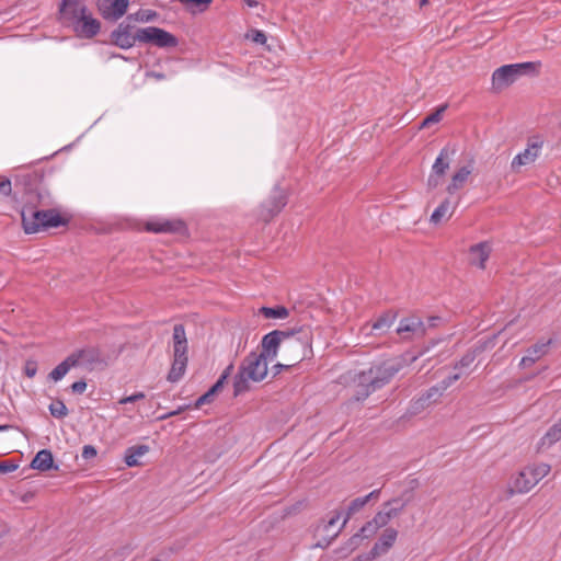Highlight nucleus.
<instances>
[{
	"instance_id": "e2e57ef3",
	"label": "nucleus",
	"mask_w": 561,
	"mask_h": 561,
	"mask_svg": "<svg viewBox=\"0 0 561 561\" xmlns=\"http://www.w3.org/2000/svg\"><path fill=\"white\" fill-rule=\"evenodd\" d=\"M377 557H373L371 554V549L366 552V553H362V554H358L357 557H355L352 561H373L374 559H376Z\"/></svg>"
},
{
	"instance_id": "5fc2aeb1",
	"label": "nucleus",
	"mask_w": 561,
	"mask_h": 561,
	"mask_svg": "<svg viewBox=\"0 0 561 561\" xmlns=\"http://www.w3.org/2000/svg\"><path fill=\"white\" fill-rule=\"evenodd\" d=\"M251 39L256 44H265L267 37L263 31L252 30Z\"/></svg>"
},
{
	"instance_id": "72a5a7b5",
	"label": "nucleus",
	"mask_w": 561,
	"mask_h": 561,
	"mask_svg": "<svg viewBox=\"0 0 561 561\" xmlns=\"http://www.w3.org/2000/svg\"><path fill=\"white\" fill-rule=\"evenodd\" d=\"M519 76L536 77L540 73L541 62L540 61H525L519 64H513Z\"/></svg>"
},
{
	"instance_id": "7c9ffc66",
	"label": "nucleus",
	"mask_w": 561,
	"mask_h": 561,
	"mask_svg": "<svg viewBox=\"0 0 561 561\" xmlns=\"http://www.w3.org/2000/svg\"><path fill=\"white\" fill-rule=\"evenodd\" d=\"M561 439V417L554 423L540 439L541 446L550 447Z\"/></svg>"
},
{
	"instance_id": "20e7f679",
	"label": "nucleus",
	"mask_w": 561,
	"mask_h": 561,
	"mask_svg": "<svg viewBox=\"0 0 561 561\" xmlns=\"http://www.w3.org/2000/svg\"><path fill=\"white\" fill-rule=\"evenodd\" d=\"M288 336L285 339L283 351L286 360L298 365L305 359L313 356L312 342L313 333L309 325H300L287 329Z\"/></svg>"
},
{
	"instance_id": "7ed1b4c3",
	"label": "nucleus",
	"mask_w": 561,
	"mask_h": 561,
	"mask_svg": "<svg viewBox=\"0 0 561 561\" xmlns=\"http://www.w3.org/2000/svg\"><path fill=\"white\" fill-rule=\"evenodd\" d=\"M267 362L254 351L241 360L232 381L234 398L251 390L250 381L261 382L265 379L268 373Z\"/></svg>"
},
{
	"instance_id": "1a4fd4ad",
	"label": "nucleus",
	"mask_w": 561,
	"mask_h": 561,
	"mask_svg": "<svg viewBox=\"0 0 561 561\" xmlns=\"http://www.w3.org/2000/svg\"><path fill=\"white\" fill-rule=\"evenodd\" d=\"M44 180V172L35 170L33 172H21L14 175L15 185H21L25 194L35 193L36 202L41 205H48L45 202V197H49V194H45L41 191L39 185Z\"/></svg>"
},
{
	"instance_id": "4d7b16f0",
	"label": "nucleus",
	"mask_w": 561,
	"mask_h": 561,
	"mask_svg": "<svg viewBox=\"0 0 561 561\" xmlns=\"http://www.w3.org/2000/svg\"><path fill=\"white\" fill-rule=\"evenodd\" d=\"M145 399V393L144 392H136L131 396H128V397H124L119 400V403L121 404H126V403H133V402H136L138 400H142Z\"/></svg>"
},
{
	"instance_id": "412c9836",
	"label": "nucleus",
	"mask_w": 561,
	"mask_h": 561,
	"mask_svg": "<svg viewBox=\"0 0 561 561\" xmlns=\"http://www.w3.org/2000/svg\"><path fill=\"white\" fill-rule=\"evenodd\" d=\"M397 537L398 531L394 528H386L371 548L373 557H378L388 552V550L394 545Z\"/></svg>"
},
{
	"instance_id": "f3484780",
	"label": "nucleus",
	"mask_w": 561,
	"mask_h": 561,
	"mask_svg": "<svg viewBox=\"0 0 561 561\" xmlns=\"http://www.w3.org/2000/svg\"><path fill=\"white\" fill-rule=\"evenodd\" d=\"M543 145V140L540 136H533L528 139L527 148L518 153L511 163L513 171H518L520 167L529 164L536 160L539 156V151Z\"/></svg>"
},
{
	"instance_id": "f8f14e48",
	"label": "nucleus",
	"mask_w": 561,
	"mask_h": 561,
	"mask_svg": "<svg viewBox=\"0 0 561 561\" xmlns=\"http://www.w3.org/2000/svg\"><path fill=\"white\" fill-rule=\"evenodd\" d=\"M288 336L286 330H273L261 340V354L266 360H273L278 353L279 347L284 346L285 339Z\"/></svg>"
},
{
	"instance_id": "de8ad7c7",
	"label": "nucleus",
	"mask_w": 561,
	"mask_h": 561,
	"mask_svg": "<svg viewBox=\"0 0 561 561\" xmlns=\"http://www.w3.org/2000/svg\"><path fill=\"white\" fill-rule=\"evenodd\" d=\"M19 468V465L13 460H4L0 461V473L5 474L9 472H13Z\"/></svg>"
},
{
	"instance_id": "5701e85b",
	"label": "nucleus",
	"mask_w": 561,
	"mask_h": 561,
	"mask_svg": "<svg viewBox=\"0 0 561 561\" xmlns=\"http://www.w3.org/2000/svg\"><path fill=\"white\" fill-rule=\"evenodd\" d=\"M491 343L492 340L477 342L473 347L469 348L463 356L455 363L454 369L461 370L463 368H468L474 362L477 356L484 352Z\"/></svg>"
},
{
	"instance_id": "3c124183",
	"label": "nucleus",
	"mask_w": 561,
	"mask_h": 561,
	"mask_svg": "<svg viewBox=\"0 0 561 561\" xmlns=\"http://www.w3.org/2000/svg\"><path fill=\"white\" fill-rule=\"evenodd\" d=\"M296 365H294V363H289V364L277 363V364L273 365L272 366L273 378L278 376L282 371L289 370L290 368H293Z\"/></svg>"
},
{
	"instance_id": "8fccbe9b",
	"label": "nucleus",
	"mask_w": 561,
	"mask_h": 561,
	"mask_svg": "<svg viewBox=\"0 0 561 561\" xmlns=\"http://www.w3.org/2000/svg\"><path fill=\"white\" fill-rule=\"evenodd\" d=\"M87 381L84 379H80L71 383L70 390L75 394H82L87 390Z\"/></svg>"
},
{
	"instance_id": "774afa93",
	"label": "nucleus",
	"mask_w": 561,
	"mask_h": 561,
	"mask_svg": "<svg viewBox=\"0 0 561 561\" xmlns=\"http://www.w3.org/2000/svg\"><path fill=\"white\" fill-rule=\"evenodd\" d=\"M133 548L130 546H124L118 550L119 556L124 557L130 553Z\"/></svg>"
},
{
	"instance_id": "f257e3e1",
	"label": "nucleus",
	"mask_w": 561,
	"mask_h": 561,
	"mask_svg": "<svg viewBox=\"0 0 561 561\" xmlns=\"http://www.w3.org/2000/svg\"><path fill=\"white\" fill-rule=\"evenodd\" d=\"M421 354L407 352L400 356L373 364L368 369L356 374L352 401L366 400L371 393L388 385L399 371L416 360Z\"/></svg>"
},
{
	"instance_id": "052dcab7",
	"label": "nucleus",
	"mask_w": 561,
	"mask_h": 561,
	"mask_svg": "<svg viewBox=\"0 0 561 561\" xmlns=\"http://www.w3.org/2000/svg\"><path fill=\"white\" fill-rule=\"evenodd\" d=\"M341 515H342L341 511H334L332 517L325 522L324 529L327 530L328 528L334 526L337 523V520L340 519Z\"/></svg>"
},
{
	"instance_id": "cd10ccee",
	"label": "nucleus",
	"mask_w": 561,
	"mask_h": 561,
	"mask_svg": "<svg viewBox=\"0 0 561 561\" xmlns=\"http://www.w3.org/2000/svg\"><path fill=\"white\" fill-rule=\"evenodd\" d=\"M148 445H134L125 450L124 461L127 467H137L141 463L138 461V457L144 456L149 451Z\"/></svg>"
},
{
	"instance_id": "393cba45",
	"label": "nucleus",
	"mask_w": 561,
	"mask_h": 561,
	"mask_svg": "<svg viewBox=\"0 0 561 561\" xmlns=\"http://www.w3.org/2000/svg\"><path fill=\"white\" fill-rule=\"evenodd\" d=\"M492 248L488 241H482L470 247L469 252L477 259L472 260V264H476L481 270L485 268V262L489 260Z\"/></svg>"
},
{
	"instance_id": "69168bd1",
	"label": "nucleus",
	"mask_w": 561,
	"mask_h": 561,
	"mask_svg": "<svg viewBox=\"0 0 561 561\" xmlns=\"http://www.w3.org/2000/svg\"><path fill=\"white\" fill-rule=\"evenodd\" d=\"M380 492L381 490L380 489H376V490H373L370 493H368L367 495L364 496V499L366 500V502L368 503L370 500H377L380 495Z\"/></svg>"
},
{
	"instance_id": "c85d7f7f",
	"label": "nucleus",
	"mask_w": 561,
	"mask_h": 561,
	"mask_svg": "<svg viewBox=\"0 0 561 561\" xmlns=\"http://www.w3.org/2000/svg\"><path fill=\"white\" fill-rule=\"evenodd\" d=\"M75 363L76 359H72L71 355L69 354L48 374V378L55 382L61 380L72 367H77Z\"/></svg>"
},
{
	"instance_id": "c9c22d12",
	"label": "nucleus",
	"mask_w": 561,
	"mask_h": 561,
	"mask_svg": "<svg viewBox=\"0 0 561 561\" xmlns=\"http://www.w3.org/2000/svg\"><path fill=\"white\" fill-rule=\"evenodd\" d=\"M430 405V402L421 393L417 398L411 400L407 413L411 416L417 415Z\"/></svg>"
},
{
	"instance_id": "ddd939ff",
	"label": "nucleus",
	"mask_w": 561,
	"mask_h": 561,
	"mask_svg": "<svg viewBox=\"0 0 561 561\" xmlns=\"http://www.w3.org/2000/svg\"><path fill=\"white\" fill-rule=\"evenodd\" d=\"M455 152V149L450 151L448 147H444L440 150L438 157L436 158L434 164L432 165V172L427 179L426 185L428 190H434L442 183V178L449 169L450 156L454 154Z\"/></svg>"
},
{
	"instance_id": "2f4dec72",
	"label": "nucleus",
	"mask_w": 561,
	"mask_h": 561,
	"mask_svg": "<svg viewBox=\"0 0 561 561\" xmlns=\"http://www.w3.org/2000/svg\"><path fill=\"white\" fill-rule=\"evenodd\" d=\"M172 2H181L185 5L186 10L192 14L205 12L213 0H171Z\"/></svg>"
},
{
	"instance_id": "f03ea898",
	"label": "nucleus",
	"mask_w": 561,
	"mask_h": 561,
	"mask_svg": "<svg viewBox=\"0 0 561 561\" xmlns=\"http://www.w3.org/2000/svg\"><path fill=\"white\" fill-rule=\"evenodd\" d=\"M58 21L72 27L80 38H93L101 31V22L93 18L82 0H61L58 7Z\"/></svg>"
},
{
	"instance_id": "4be33fe9",
	"label": "nucleus",
	"mask_w": 561,
	"mask_h": 561,
	"mask_svg": "<svg viewBox=\"0 0 561 561\" xmlns=\"http://www.w3.org/2000/svg\"><path fill=\"white\" fill-rule=\"evenodd\" d=\"M30 468L41 472L59 469L58 465H55L53 453L49 449H41L37 451L30 463Z\"/></svg>"
},
{
	"instance_id": "13d9d810",
	"label": "nucleus",
	"mask_w": 561,
	"mask_h": 561,
	"mask_svg": "<svg viewBox=\"0 0 561 561\" xmlns=\"http://www.w3.org/2000/svg\"><path fill=\"white\" fill-rule=\"evenodd\" d=\"M232 370H233V364H229L221 373V375L219 376V378L217 379V381H221L222 386L225 387V385L228 382V379L229 377L231 376L232 374Z\"/></svg>"
},
{
	"instance_id": "0e129e2a",
	"label": "nucleus",
	"mask_w": 561,
	"mask_h": 561,
	"mask_svg": "<svg viewBox=\"0 0 561 561\" xmlns=\"http://www.w3.org/2000/svg\"><path fill=\"white\" fill-rule=\"evenodd\" d=\"M442 322V318L438 316H432L427 320L426 330L428 328H436Z\"/></svg>"
},
{
	"instance_id": "49530a36",
	"label": "nucleus",
	"mask_w": 561,
	"mask_h": 561,
	"mask_svg": "<svg viewBox=\"0 0 561 561\" xmlns=\"http://www.w3.org/2000/svg\"><path fill=\"white\" fill-rule=\"evenodd\" d=\"M12 193L11 180L4 175H0V195L8 197Z\"/></svg>"
},
{
	"instance_id": "c03bdc74",
	"label": "nucleus",
	"mask_w": 561,
	"mask_h": 561,
	"mask_svg": "<svg viewBox=\"0 0 561 561\" xmlns=\"http://www.w3.org/2000/svg\"><path fill=\"white\" fill-rule=\"evenodd\" d=\"M158 18V13L153 10H142L140 9L135 14V20L141 21V22H152Z\"/></svg>"
},
{
	"instance_id": "b1692460",
	"label": "nucleus",
	"mask_w": 561,
	"mask_h": 561,
	"mask_svg": "<svg viewBox=\"0 0 561 561\" xmlns=\"http://www.w3.org/2000/svg\"><path fill=\"white\" fill-rule=\"evenodd\" d=\"M473 162L474 160L473 158H471L467 165L459 168L457 172L453 175L450 183L446 187L448 194H454L456 191H458L465 185L468 176L472 172Z\"/></svg>"
},
{
	"instance_id": "864d4df0",
	"label": "nucleus",
	"mask_w": 561,
	"mask_h": 561,
	"mask_svg": "<svg viewBox=\"0 0 561 561\" xmlns=\"http://www.w3.org/2000/svg\"><path fill=\"white\" fill-rule=\"evenodd\" d=\"M460 378V374L449 375L444 378L438 385L444 389H448L454 382H456Z\"/></svg>"
},
{
	"instance_id": "aec40b11",
	"label": "nucleus",
	"mask_w": 561,
	"mask_h": 561,
	"mask_svg": "<svg viewBox=\"0 0 561 561\" xmlns=\"http://www.w3.org/2000/svg\"><path fill=\"white\" fill-rule=\"evenodd\" d=\"M398 317V312L393 310H387L382 312L371 324L369 322L365 323L363 330L369 328V332L367 334L373 335H382L388 332V330L396 322Z\"/></svg>"
},
{
	"instance_id": "0eeeda50",
	"label": "nucleus",
	"mask_w": 561,
	"mask_h": 561,
	"mask_svg": "<svg viewBox=\"0 0 561 561\" xmlns=\"http://www.w3.org/2000/svg\"><path fill=\"white\" fill-rule=\"evenodd\" d=\"M70 355L72 359H76L77 367H84L89 371L102 370L108 366V356L99 345H84L71 352Z\"/></svg>"
},
{
	"instance_id": "680f3d73",
	"label": "nucleus",
	"mask_w": 561,
	"mask_h": 561,
	"mask_svg": "<svg viewBox=\"0 0 561 561\" xmlns=\"http://www.w3.org/2000/svg\"><path fill=\"white\" fill-rule=\"evenodd\" d=\"M535 363H536V360L527 354L522 357V359L519 362V367H522V368L530 367Z\"/></svg>"
},
{
	"instance_id": "a211bd4d",
	"label": "nucleus",
	"mask_w": 561,
	"mask_h": 561,
	"mask_svg": "<svg viewBox=\"0 0 561 561\" xmlns=\"http://www.w3.org/2000/svg\"><path fill=\"white\" fill-rule=\"evenodd\" d=\"M519 77V72L516 71L513 64L501 66L492 73V91L501 92L512 85Z\"/></svg>"
},
{
	"instance_id": "bf43d9fd",
	"label": "nucleus",
	"mask_w": 561,
	"mask_h": 561,
	"mask_svg": "<svg viewBox=\"0 0 561 561\" xmlns=\"http://www.w3.org/2000/svg\"><path fill=\"white\" fill-rule=\"evenodd\" d=\"M341 530L342 529L340 528L330 539L323 538L322 540L318 541L314 545V547L322 548V549L328 548L331 545L332 540H334L339 536Z\"/></svg>"
},
{
	"instance_id": "bb28decb",
	"label": "nucleus",
	"mask_w": 561,
	"mask_h": 561,
	"mask_svg": "<svg viewBox=\"0 0 561 561\" xmlns=\"http://www.w3.org/2000/svg\"><path fill=\"white\" fill-rule=\"evenodd\" d=\"M458 205V202H455L451 204L449 198H445L432 213L431 215V222L437 225L439 224L444 218L448 219L454 214L456 207Z\"/></svg>"
},
{
	"instance_id": "79ce46f5",
	"label": "nucleus",
	"mask_w": 561,
	"mask_h": 561,
	"mask_svg": "<svg viewBox=\"0 0 561 561\" xmlns=\"http://www.w3.org/2000/svg\"><path fill=\"white\" fill-rule=\"evenodd\" d=\"M379 528L371 520H368L357 533L364 540L375 536Z\"/></svg>"
},
{
	"instance_id": "6e6552de",
	"label": "nucleus",
	"mask_w": 561,
	"mask_h": 561,
	"mask_svg": "<svg viewBox=\"0 0 561 561\" xmlns=\"http://www.w3.org/2000/svg\"><path fill=\"white\" fill-rule=\"evenodd\" d=\"M139 43L154 45L159 48H171L179 45V38L164 28L147 26L136 30Z\"/></svg>"
},
{
	"instance_id": "9d476101",
	"label": "nucleus",
	"mask_w": 561,
	"mask_h": 561,
	"mask_svg": "<svg viewBox=\"0 0 561 561\" xmlns=\"http://www.w3.org/2000/svg\"><path fill=\"white\" fill-rule=\"evenodd\" d=\"M407 504L408 501L401 497L389 500L382 504V510L378 511L370 520L380 529L387 526L392 518L399 516Z\"/></svg>"
},
{
	"instance_id": "a878e982",
	"label": "nucleus",
	"mask_w": 561,
	"mask_h": 561,
	"mask_svg": "<svg viewBox=\"0 0 561 561\" xmlns=\"http://www.w3.org/2000/svg\"><path fill=\"white\" fill-rule=\"evenodd\" d=\"M44 214L42 230L59 228L67 226L69 222V218L62 216L56 208L44 209Z\"/></svg>"
},
{
	"instance_id": "dca6fc26",
	"label": "nucleus",
	"mask_w": 561,
	"mask_h": 561,
	"mask_svg": "<svg viewBox=\"0 0 561 561\" xmlns=\"http://www.w3.org/2000/svg\"><path fill=\"white\" fill-rule=\"evenodd\" d=\"M129 7V0H98L96 8L101 16L111 22L123 18Z\"/></svg>"
},
{
	"instance_id": "f704fd0d",
	"label": "nucleus",
	"mask_w": 561,
	"mask_h": 561,
	"mask_svg": "<svg viewBox=\"0 0 561 561\" xmlns=\"http://www.w3.org/2000/svg\"><path fill=\"white\" fill-rule=\"evenodd\" d=\"M366 504H367V502L364 499V496L356 497L353 501H351V503L348 504V506L346 508L345 518L341 525V529H343L345 527V525L348 522V519L351 518V516L354 515L355 513L359 512Z\"/></svg>"
},
{
	"instance_id": "58836bf2",
	"label": "nucleus",
	"mask_w": 561,
	"mask_h": 561,
	"mask_svg": "<svg viewBox=\"0 0 561 561\" xmlns=\"http://www.w3.org/2000/svg\"><path fill=\"white\" fill-rule=\"evenodd\" d=\"M50 414L56 419H64L68 415L69 411L61 400H56L48 407Z\"/></svg>"
},
{
	"instance_id": "4468645a",
	"label": "nucleus",
	"mask_w": 561,
	"mask_h": 561,
	"mask_svg": "<svg viewBox=\"0 0 561 561\" xmlns=\"http://www.w3.org/2000/svg\"><path fill=\"white\" fill-rule=\"evenodd\" d=\"M146 230L153 233L187 236L188 228L182 219H154L146 222Z\"/></svg>"
},
{
	"instance_id": "6ab92c4d",
	"label": "nucleus",
	"mask_w": 561,
	"mask_h": 561,
	"mask_svg": "<svg viewBox=\"0 0 561 561\" xmlns=\"http://www.w3.org/2000/svg\"><path fill=\"white\" fill-rule=\"evenodd\" d=\"M44 209L25 205L21 210L22 227L26 234L36 233L43 228Z\"/></svg>"
},
{
	"instance_id": "4c0bfd02",
	"label": "nucleus",
	"mask_w": 561,
	"mask_h": 561,
	"mask_svg": "<svg viewBox=\"0 0 561 561\" xmlns=\"http://www.w3.org/2000/svg\"><path fill=\"white\" fill-rule=\"evenodd\" d=\"M446 108H447V104L440 105L438 108H436L435 112L431 113L423 119L420 127L424 128L432 124H436V123L440 122V119L443 117V113L446 111Z\"/></svg>"
},
{
	"instance_id": "603ef678",
	"label": "nucleus",
	"mask_w": 561,
	"mask_h": 561,
	"mask_svg": "<svg viewBox=\"0 0 561 561\" xmlns=\"http://www.w3.org/2000/svg\"><path fill=\"white\" fill-rule=\"evenodd\" d=\"M98 455L96 448L93 445H84L82 448V458L84 460H90Z\"/></svg>"
},
{
	"instance_id": "6e6d98bb",
	"label": "nucleus",
	"mask_w": 561,
	"mask_h": 561,
	"mask_svg": "<svg viewBox=\"0 0 561 561\" xmlns=\"http://www.w3.org/2000/svg\"><path fill=\"white\" fill-rule=\"evenodd\" d=\"M175 552L176 550L172 547L164 548L161 551H159L154 558L161 561H168L170 557Z\"/></svg>"
},
{
	"instance_id": "a19ab883",
	"label": "nucleus",
	"mask_w": 561,
	"mask_h": 561,
	"mask_svg": "<svg viewBox=\"0 0 561 561\" xmlns=\"http://www.w3.org/2000/svg\"><path fill=\"white\" fill-rule=\"evenodd\" d=\"M526 472H520L519 478L516 479L515 485L518 492H528L537 482L535 480H526Z\"/></svg>"
},
{
	"instance_id": "c756f323",
	"label": "nucleus",
	"mask_w": 561,
	"mask_h": 561,
	"mask_svg": "<svg viewBox=\"0 0 561 561\" xmlns=\"http://www.w3.org/2000/svg\"><path fill=\"white\" fill-rule=\"evenodd\" d=\"M224 386L221 381H216L204 394H202L194 403L195 409H199L204 404H209L215 400V397L221 392Z\"/></svg>"
},
{
	"instance_id": "39448f33",
	"label": "nucleus",
	"mask_w": 561,
	"mask_h": 561,
	"mask_svg": "<svg viewBox=\"0 0 561 561\" xmlns=\"http://www.w3.org/2000/svg\"><path fill=\"white\" fill-rule=\"evenodd\" d=\"M173 362L168 373L167 380L178 382L185 374L188 363V342L186 337L185 327L178 323L173 327Z\"/></svg>"
},
{
	"instance_id": "9b49d317",
	"label": "nucleus",
	"mask_w": 561,
	"mask_h": 561,
	"mask_svg": "<svg viewBox=\"0 0 561 561\" xmlns=\"http://www.w3.org/2000/svg\"><path fill=\"white\" fill-rule=\"evenodd\" d=\"M136 37L135 26L127 21L121 22L110 34V43L121 49H129L135 46Z\"/></svg>"
},
{
	"instance_id": "2eb2a0df",
	"label": "nucleus",
	"mask_w": 561,
	"mask_h": 561,
	"mask_svg": "<svg viewBox=\"0 0 561 561\" xmlns=\"http://www.w3.org/2000/svg\"><path fill=\"white\" fill-rule=\"evenodd\" d=\"M396 332L402 337V340L423 337L426 334V325L420 317L411 314L399 321Z\"/></svg>"
},
{
	"instance_id": "37998d69",
	"label": "nucleus",
	"mask_w": 561,
	"mask_h": 561,
	"mask_svg": "<svg viewBox=\"0 0 561 561\" xmlns=\"http://www.w3.org/2000/svg\"><path fill=\"white\" fill-rule=\"evenodd\" d=\"M363 541V538L358 535V533L354 534L348 540L345 542L342 550L346 551L347 553L354 551L357 549Z\"/></svg>"
},
{
	"instance_id": "ea45409f",
	"label": "nucleus",
	"mask_w": 561,
	"mask_h": 561,
	"mask_svg": "<svg viewBox=\"0 0 561 561\" xmlns=\"http://www.w3.org/2000/svg\"><path fill=\"white\" fill-rule=\"evenodd\" d=\"M444 389L439 385L430 387L427 390L422 392V396L430 402L435 403L443 396Z\"/></svg>"
},
{
	"instance_id": "a18cd8bd",
	"label": "nucleus",
	"mask_w": 561,
	"mask_h": 561,
	"mask_svg": "<svg viewBox=\"0 0 561 561\" xmlns=\"http://www.w3.org/2000/svg\"><path fill=\"white\" fill-rule=\"evenodd\" d=\"M549 470H550V467L545 463L540 465L534 469H530L533 480H535V482H538L540 479H542L545 476L548 474Z\"/></svg>"
},
{
	"instance_id": "338daca9",
	"label": "nucleus",
	"mask_w": 561,
	"mask_h": 561,
	"mask_svg": "<svg viewBox=\"0 0 561 561\" xmlns=\"http://www.w3.org/2000/svg\"><path fill=\"white\" fill-rule=\"evenodd\" d=\"M186 408H187V407H180L178 410H174V411H171V412H169V413H167V414H163V415H161L159 419H160V420H165V419H168V417H171V416L178 415V414H180L182 411H184Z\"/></svg>"
},
{
	"instance_id": "e433bc0d",
	"label": "nucleus",
	"mask_w": 561,
	"mask_h": 561,
	"mask_svg": "<svg viewBox=\"0 0 561 561\" xmlns=\"http://www.w3.org/2000/svg\"><path fill=\"white\" fill-rule=\"evenodd\" d=\"M550 344L551 340H548L547 342H538L527 348V354L537 362L547 354Z\"/></svg>"
},
{
	"instance_id": "09e8293b",
	"label": "nucleus",
	"mask_w": 561,
	"mask_h": 561,
	"mask_svg": "<svg viewBox=\"0 0 561 561\" xmlns=\"http://www.w3.org/2000/svg\"><path fill=\"white\" fill-rule=\"evenodd\" d=\"M37 373V362L36 360H33V359H28L25 362V365H24V374L28 377V378H33Z\"/></svg>"
},
{
	"instance_id": "473e14b6",
	"label": "nucleus",
	"mask_w": 561,
	"mask_h": 561,
	"mask_svg": "<svg viewBox=\"0 0 561 561\" xmlns=\"http://www.w3.org/2000/svg\"><path fill=\"white\" fill-rule=\"evenodd\" d=\"M260 314H262L266 319H285L289 316V310L285 306H274V307H262L260 309Z\"/></svg>"
},
{
	"instance_id": "423d86ee",
	"label": "nucleus",
	"mask_w": 561,
	"mask_h": 561,
	"mask_svg": "<svg viewBox=\"0 0 561 561\" xmlns=\"http://www.w3.org/2000/svg\"><path fill=\"white\" fill-rule=\"evenodd\" d=\"M287 203L288 192L278 184L274 185L267 198L257 208V219L264 224L271 222L282 213Z\"/></svg>"
}]
</instances>
